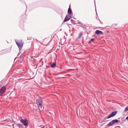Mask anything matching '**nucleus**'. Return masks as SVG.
<instances>
[{
	"instance_id": "9",
	"label": "nucleus",
	"mask_w": 128,
	"mask_h": 128,
	"mask_svg": "<svg viewBox=\"0 0 128 128\" xmlns=\"http://www.w3.org/2000/svg\"><path fill=\"white\" fill-rule=\"evenodd\" d=\"M72 10L71 8H70V5L69 8L68 10V15H70L72 13Z\"/></svg>"
},
{
	"instance_id": "19",
	"label": "nucleus",
	"mask_w": 128,
	"mask_h": 128,
	"mask_svg": "<svg viewBox=\"0 0 128 128\" xmlns=\"http://www.w3.org/2000/svg\"><path fill=\"white\" fill-rule=\"evenodd\" d=\"M100 23L101 24H102V22H101L100 21Z\"/></svg>"
},
{
	"instance_id": "14",
	"label": "nucleus",
	"mask_w": 128,
	"mask_h": 128,
	"mask_svg": "<svg viewBox=\"0 0 128 128\" xmlns=\"http://www.w3.org/2000/svg\"><path fill=\"white\" fill-rule=\"evenodd\" d=\"M95 39L94 38H92L90 41L89 42V43H90L91 42H93L94 41Z\"/></svg>"
},
{
	"instance_id": "1",
	"label": "nucleus",
	"mask_w": 128,
	"mask_h": 128,
	"mask_svg": "<svg viewBox=\"0 0 128 128\" xmlns=\"http://www.w3.org/2000/svg\"><path fill=\"white\" fill-rule=\"evenodd\" d=\"M36 102L39 110H42V100L40 98L36 100Z\"/></svg>"
},
{
	"instance_id": "2",
	"label": "nucleus",
	"mask_w": 128,
	"mask_h": 128,
	"mask_svg": "<svg viewBox=\"0 0 128 128\" xmlns=\"http://www.w3.org/2000/svg\"><path fill=\"white\" fill-rule=\"evenodd\" d=\"M16 42L19 49L21 50L22 49L23 45L22 40H19L17 41H16Z\"/></svg>"
},
{
	"instance_id": "15",
	"label": "nucleus",
	"mask_w": 128,
	"mask_h": 128,
	"mask_svg": "<svg viewBox=\"0 0 128 128\" xmlns=\"http://www.w3.org/2000/svg\"><path fill=\"white\" fill-rule=\"evenodd\" d=\"M128 110V106H127L126 108H125L124 110V112H126L127 110Z\"/></svg>"
},
{
	"instance_id": "11",
	"label": "nucleus",
	"mask_w": 128,
	"mask_h": 128,
	"mask_svg": "<svg viewBox=\"0 0 128 128\" xmlns=\"http://www.w3.org/2000/svg\"><path fill=\"white\" fill-rule=\"evenodd\" d=\"M51 67L52 68H54L56 66V64L54 62L52 63L51 64Z\"/></svg>"
},
{
	"instance_id": "5",
	"label": "nucleus",
	"mask_w": 128,
	"mask_h": 128,
	"mask_svg": "<svg viewBox=\"0 0 128 128\" xmlns=\"http://www.w3.org/2000/svg\"><path fill=\"white\" fill-rule=\"evenodd\" d=\"M20 121L24 126H26V127L28 126V122L27 120L22 119L20 120Z\"/></svg>"
},
{
	"instance_id": "21",
	"label": "nucleus",
	"mask_w": 128,
	"mask_h": 128,
	"mask_svg": "<svg viewBox=\"0 0 128 128\" xmlns=\"http://www.w3.org/2000/svg\"><path fill=\"white\" fill-rule=\"evenodd\" d=\"M65 78V77H62V78Z\"/></svg>"
},
{
	"instance_id": "10",
	"label": "nucleus",
	"mask_w": 128,
	"mask_h": 128,
	"mask_svg": "<svg viewBox=\"0 0 128 128\" xmlns=\"http://www.w3.org/2000/svg\"><path fill=\"white\" fill-rule=\"evenodd\" d=\"M112 123L114 124L115 123H118L119 122V120H114L112 121Z\"/></svg>"
},
{
	"instance_id": "7",
	"label": "nucleus",
	"mask_w": 128,
	"mask_h": 128,
	"mask_svg": "<svg viewBox=\"0 0 128 128\" xmlns=\"http://www.w3.org/2000/svg\"><path fill=\"white\" fill-rule=\"evenodd\" d=\"M21 124H14L13 125L14 128H20L21 127Z\"/></svg>"
},
{
	"instance_id": "3",
	"label": "nucleus",
	"mask_w": 128,
	"mask_h": 128,
	"mask_svg": "<svg viewBox=\"0 0 128 128\" xmlns=\"http://www.w3.org/2000/svg\"><path fill=\"white\" fill-rule=\"evenodd\" d=\"M6 88L4 86H3L0 88V96H2L6 92Z\"/></svg>"
},
{
	"instance_id": "16",
	"label": "nucleus",
	"mask_w": 128,
	"mask_h": 128,
	"mask_svg": "<svg viewBox=\"0 0 128 128\" xmlns=\"http://www.w3.org/2000/svg\"><path fill=\"white\" fill-rule=\"evenodd\" d=\"M126 120H128V116L126 118Z\"/></svg>"
},
{
	"instance_id": "13",
	"label": "nucleus",
	"mask_w": 128,
	"mask_h": 128,
	"mask_svg": "<svg viewBox=\"0 0 128 128\" xmlns=\"http://www.w3.org/2000/svg\"><path fill=\"white\" fill-rule=\"evenodd\" d=\"M82 32H81L78 35V39L80 38L81 37L82 35Z\"/></svg>"
},
{
	"instance_id": "4",
	"label": "nucleus",
	"mask_w": 128,
	"mask_h": 128,
	"mask_svg": "<svg viewBox=\"0 0 128 128\" xmlns=\"http://www.w3.org/2000/svg\"><path fill=\"white\" fill-rule=\"evenodd\" d=\"M117 113V111H115L112 112L110 114H109L107 117L104 118L105 120L106 119H108L110 118L111 117H112L114 116Z\"/></svg>"
},
{
	"instance_id": "8",
	"label": "nucleus",
	"mask_w": 128,
	"mask_h": 128,
	"mask_svg": "<svg viewBox=\"0 0 128 128\" xmlns=\"http://www.w3.org/2000/svg\"><path fill=\"white\" fill-rule=\"evenodd\" d=\"M95 34L98 35L99 34L102 35L103 34V33L102 31L97 30L95 32Z\"/></svg>"
},
{
	"instance_id": "18",
	"label": "nucleus",
	"mask_w": 128,
	"mask_h": 128,
	"mask_svg": "<svg viewBox=\"0 0 128 128\" xmlns=\"http://www.w3.org/2000/svg\"><path fill=\"white\" fill-rule=\"evenodd\" d=\"M74 20H71V21L72 22V21H73Z\"/></svg>"
},
{
	"instance_id": "12",
	"label": "nucleus",
	"mask_w": 128,
	"mask_h": 128,
	"mask_svg": "<svg viewBox=\"0 0 128 128\" xmlns=\"http://www.w3.org/2000/svg\"><path fill=\"white\" fill-rule=\"evenodd\" d=\"M113 124L112 123V121L110 122L108 124L107 126H112Z\"/></svg>"
},
{
	"instance_id": "20",
	"label": "nucleus",
	"mask_w": 128,
	"mask_h": 128,
	"mask_svg": "<svg viewBox=\"0 0 128 128\" xmlns=\"http://www.w3.org/2000/svg\"><path fill=\"white\" fill-rule=\"evenodd\" d=\"M62 72H60V73H59V74H62Z\"/></svg>"
},
{
	"instance_id": "6",
	"label": "nucleus",
	"mask_w": 128,
	"mask_h": 128,
	"mask_svg": "<svg viewBox=\"0 0 128 128\" xmlns=\"http://www.w3.org/2000/svg\"><path fill=\"white\" fill-rule=\"evenodd\" d=\"M70 18L71 16H70V15H66L63 21V22H65L68 21L70 19Z\"/></svg>"
},
{
	"instance_id": "22",
	"label": "nucleus",
	"mask_w": 128,
	"mask_h": 128,
	"mask_svg": "<svg viewBox=\"0 0 128 128\" xmlns=\"http://www.w3.org/2000/svg\"><path fill=\"white\" fill-rule=\"evenodd\" d=\"M60 68V69H61V68Z\"/></svg>"
},
{
	"instance_id": "17",
	"label": "nucleus",
	"mask_w": 128,
	"mask_h": 128,
	"mask_svg": "<svg viewBox=\"0 0 128 128\" xmlns=\"http://www.w3.org/2000/svg\"><path fill=\"white\" fill-rule=\"evenodd\" d=\"M78 23L81 25H82V23L81 22H79Z\"/></svg>"
}]
</instances>
